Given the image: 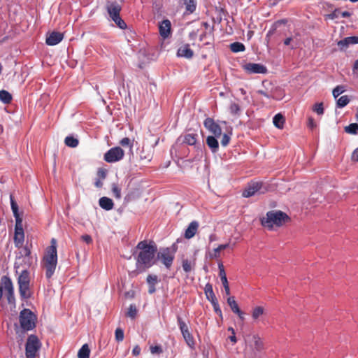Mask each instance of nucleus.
I'll use <instances>...</instances> for the list:
<instances>
[{"mask_svg": "<svg viewBox=\"0 0 358 358\" xmlns=\"http://www.w3.org/2000/svg\"><path fill=\"white\" fill-rule=\"evenodd\" d=\"M136 249L139 250L136 259V267L140 272L152 266L155 263V255L157 250L156 245L153 242L148 243L143 241L137 244Z\"/></svg>", "mask_w": 358, "mask_h": 358, "instance_id": "f257e3e1", "label": "nucleus"}, {"mask_svg": "<svg viewBox=\"0 0 358 358\" xmlns=\"http://www.w3.org/2000/svg\"><path fill=\"white\" fill-rule=\"evenodd\" d=\"M244 341L246 345L245 355L250 358H255L257 352H260L264 349V341L257 334L246 335L244 336Z\"/></svg>", "mask_w": 358, "mask_h": 358, "instance_id": "f03ea898", "label": "nucleus"}, {"mask_svg": "<svg viewBox=\"0 0 358 358\" xmlns=\"http://www.w3.org/2000/svg\"><path fill=\"white\" fill-rule=\"evenodd\" d=\"M289 220V216L280 210L268 211L265 217L261 220L263 227L272 229L274 226L281 227Z\"/></svg>", "mask_w": 358, "mask_h": 358, "instance_id": "7ed1b4c3", "label": "nucleus"}, {"mask_svg": "<svg viewBox=\"0 0 358 358\" xmlns=\"http://www.w3.org/2000/svg\"><path fill=\"white\" fill-rule=\"evenodd\" d=\"M106 9L110 17L118 27L122 29L127 27L126 23L120 16L122 7L117 1H108L106 4Z\"/></svg>", "mask_w": 358, "mask_h": 358, "instance_id": "20e7f679", "label": "nucleus"}, {"mask_svg": "<svg viewBox=\"0 0 358 358\" xmlns=\"http://www.w3.org/2000/svg\"><path fill=\"white\" fill-rule=\"evenodd\" d=\"M41 347V343L38 338L34 334L29 335L25 345L26 357L36 358Z\"/></svg>", "mask_w": 358, "mask_h": 358, "instance_id": "39448f33", "label": "nucleus"}, {"mask_svg": "<svg viewBox=\"0 0 358 358\" xmlns=\"http://www.w3.org/2000/svg\"><path fill=\"white\" fill-rule=\"evenodd\" d=\"M36 320L35 315L29 309L24 308L20 312V326L25 331L31 330L36 327Z\"/></svg>", "mask_w": 358, "mask_h": 358, "instance_id": "423d86ee", "label": "nucleus"}, {"mask_svg": "<svg viewBox=\"0 0 358 358\" xmlns=\"http://www.w3.org/2000/svg\"><path fill=\"white\" fill-rule=\"evenodd\" d=\"M1 282L3 286V289L5 290L8 303L15 304L14 287L10 278L7 275H3L1 278Z\"/></svg>", "mask_w": 358, "mask_h": 358, "instance_id": "0eeeda50", "label": "nucleus"}, {"mask_svg": "<svg viewBox=\"0 0 358 358\" xmlns=\"http://www.w3.org/2000/svg\"><path fill=\"white\" fill-rule=\"evenodd\" d=\"M124 155V150L120 147L117 146L108 150L104 154L103 159L108 163H114L121 160Z\"/></svg>", "mask_w": 358, "mask_h": 358, "instance_id": "6e6552de", "label": "nucleus"}, {"mask_svg": "<svg viewBox=\"0 0 358 358\" xmlns=\"http://www.w3.org/2000/svg\"><path fill=\"white\" fill-rule=\"evenodd\" d=\"M262 187L263 183L262 182H251L243 190L242 195L245 198H248L254 196L258 192L260 194H264L266 191V189L264 188L262 190Z\"/></svg>", "mask_w": 358, "mask_h": 358, "instance_id": "1a4fd4ad", "label": "nucleus"}, {"mask_svg": "<svg viewBox=\"0 0 358 358\" xmlns=\"http://www.w3.org/2000/svg\"><path fill=\"white\" fill-rule=\"evenodd\" d=\"M43 262V263H57V241L55 238L51 240V245L47 248Z\"/></svg>", "mask_w": 358, "mask_h": 358, "instance_id": "9d476101", "label": "nucleus"}, {"mask_svg": "<svg viewBox=\"0 0 358 358\" xmlns=\"http://www.w3.org/2000/svg\"><path fill=\"white\" fill-rule=\"evenodd\" d=\"M157 258L161 260L162 263L166 266V268L169 269L171 267L173 262L175 258L173 252H171L170 248H166L158 252Z\"/></svg>", "mask_w": 358, "mask_h": 358, "instance_id": "9b49d317", "label": "nucleus"}, {"mask_svg": "<svg viewBox=\"0 0 358 358\" xmlns=\"http://www.w3.org/2000/svg\"><path fill=\"white\" fill-rule=\"evenodd\" d=\"M243 69L249 74H265L267 73L266 67L261 64L247 63L243 66Z\"/></svg>", "mask_w": 358, "mask_h": 358, "instance_id": "f8f14e48", "label": "nucleus"}, {"mask_svg": "<svg viewBox=\"0 0 358 358\" xmlns=\"http://www.w3.org/2000/svg\"><path fill=\"white\" fill-rule=\"evenodd\" d=\"M203 125L214 136L218 138L222 135L220 126L217 124L213 119L210 117L206 118L203 122Z\"/></svg>", "mask_w": 358, "mask_h": 358, "instance_id": "ddd939ff", "label": "nucleus"}, {"mask_svg": "<svg viewBox=\"0 0 358 358\" xmlns=\"http://www.w3.org/2000/svg\"><path fill=\"white\" fill-rule=\"evenodd\" d=\"M159 31L160 36L164 38H167L171 34V23L169 20L166 19L162 21L159 24Z\"/></svg>", "mask_w": 358, "mask_h": 358, "instance_id": "4468645a", "label": "nucleus"}, {"mask_svg": "<svg viewBox=\"0 0 358 358\" xmlns=\"http://www.w3.org/2000/svg\"><path fill=\"white\" fill-rule=\"evenodd\" d=\"M64 38V34L57 31H52L46 37V44L48 45H55L60 43Z\"/></svg>", "mask_w": 358, "mask_h": 358, "instance_id": "2eb2a0df", "label": "nucleus"}, {"mask_svg": "<svg viewBox=\"0 0 358 358\" xmlns=\"http://www.w3.org/2000/svg\"><path fill=\"white\" fill-rule=\"evenodd\" d=\"M358 43V36H353L345 37L343 40H341L338 42V46L340 48L341 50H345L347 49L350 45H354Z\"/></svg>", "mask_w": 358, "mask_h": 358, "instance_id": "dca6fc26", "label": "nucleus"}, {"mask_svg": "<svg viewBox=\"0 0 358 358\" xmlns=\"http://www.w3.org/2000/svg\"><path fill=\"white\" fill-rule=\"evenodd\" d=\"M177 56L179 57L191 59L194 56V52L190 48L189 44H184L178 48L177 51Z\"/></svg>", "mask_w": 358, "mask_h": 358, "instance_id": "f3484780", "label": "nucleus"}, {"mask_svg": "<svg viewBox=\"0 0 358 358\" xmlns=\"http://www.w3.org/2000/svg\"><path fill=\"white\" fill-rule=\"evenodd\" d=\"M199 228V223L196 221H192L190 222L189 226L185 232V237L187 239H190L194 236Z\"/></svg>", "mask_w": 358, "mask_h": 358, "instance_id": "a211bd4d", "label": "nucleus"}, {"mask_svg": "<svg viewBox=\"0 0 358 358\" xmlns=\"http://www.w3.org/2000/svg\"><path fill=\"white\" fill-rule=\"evenodd\" d=\"M197 137L196 134H187L183 136H180L178 140L182 139V143L187 145H194L197 141Z\"/></svg>", "mask_w": 358, "mask_h": 358, "instance_id": "6ab92c4d", "label": "nucleus"}, {"mask_svg": "<svg viewBox=\"0 0 358 358\" xmlns=\"http://www.w3.org/2000/svg\"><path fill=\"white\" fill-rule=\"evenodd\" d=\"M99 203L100 207L106 210H112L114 206V203L113 200L106 196H103L100 198Z\"/></svg>", "mask_w": 358, "mask_h": 358, "instance_id": "aec40b11", "label": "nucleus"}, {"mask_svg": "<svg viewBox=\"0 0 358 358\" xmlns=\"http://www.w3.org/2000/svg\"><path fill=\"white\" fill-rule=\"evenodd\" d=\"M158 282L157 276L156 275H148L147 277V282L148 285V293L152 294L155 292V285Z\"/></svg>", "mask_w": 358, "mask_h": 358, "instance_id": "412c9836", "label": "nucleus"}, {"mask_svg": "<svg viewBox=\"0 0 358 358\" xmlns=\"http://www.w3.org/2000/svg\"><path fill=\"white\" fill-rule=\"evenodd\" d=\"M206 144L212 152L215 153L218 151L219 143L215 136H208L206 138Z\"/></svg>", "mask_w": 358, "mask_h": 358, "instance_id": "4be33fe9", "label": "nucleus"}, {"mask_svg": "<svg viewBox=\"0 0 358 358\" xmlns=\"http://www.w3.org/2000/svg\"><path fill=\"white\" fill-rule=\"evenodd\" d=\"M204 292L206 296L207 299L210 301V303H213L217 301V297L213 292V286L210 283H207L204 287Z\"/></svg>", "mask_w": 358, "mask_h": 358, "instance_id": "5701e85b", "label": "nucleus"}, {"mask_svg": "<svg viewBox=\"0 0 358 358\" xmlns=\"http://www.w3.org/2000/svg\"><path fill=\"white\" fill-rule=\"evenodd\" d=\"M44 264V268H45V276L47 278L50 279L53 275L57 264V263H43Z\"/></svg>", "mask_w": 358, "mask_h": 358, "instance_id": "b1692460", "label": "nucleus"}, {"mask_svg": "<svg viewBox=\"0 0 358 358\" xmlns=\"http://www.w3.org/2000/svg\"><path fill=\"white\" fill-rule=\"evenodd\" d=\"M229 243L220 245L217 248H215L213 250V252H210L209 254L210 259H213L219 258L220 256L221 250L227 249V248H229Z\"/></svg>", "mask_w": 358, "mask_h": 358, "instance_id": "393cba45", "label": "nucleus"}, {"mask_svg": "<svg viewBox=\"0 0 358 358\" xmlns=\"http://www.w3.org/2000/svg\"><path fill=\"white\" fill-rule=\"evenodd\" d=\"M19 292L22 298H29L31 296V293L29 291V284L19 285Z\"/></svg>", "mask_w": 358, "mask_h": 358, "instance_id": "a878e982", "label": "nucleus"}, {"mask_svg": "<svg viewBox=\"0 0 358 358\" xmlns=\"http://www.w3.org/2000/svg\"><path fill=\"white\" fill-rule=\"evenodd\" d=\"M285 117L280 113L276 114L273 119V122L275 127L278 129H282L285 124Z\"/></svg>", "mask_w": 358, "mask_h": 358, "instance_id": "bb28decb", "label": "nucleus"}, {"mask_svg": "<svg viewBox=\"0 0 358 358\" xmlns=\"http://www.w3.org/2000/svg\"><path fill=\"white\" fill-rule=\"evenodd\" d=\"M182 266L185 273H189L195 266V259L193 261H189L187 259H182Z\"/></svg>", "mask_w": 358, "mask_h": 358, "instance_id": "cd10ccee", "label": "nucleus"}, {"mask_svg": "<svg viewBox=\"0 0 358 358\" xmlns=\"http://www.w3.org/2000/svg\"><path fill=\"white\" fill-rule=\"evenodd\" d=\"M18 285L29 284V273L27 271H22L17 279Z\"/></svg>", "mask_w": 358, "mask_h": 358, "instance_id": "c85d7f7f", "label": "nucleus"}, {"mask_svg": "<svg viewBox=\"0 0 358 358\" xmlns=\"http://www.w3.org/2000/svg\"><path fill=\"white\" fill-rule=\"evenodd\" d=\"M90 349L87 344H84L81 348L78 350V358H90Z\"/></svg>", "mask_w": 358, "mask_h": 358, "instance_id": "c756f323", "label": "nucleus"}, {"mask_svg": "<svg viewBox=\"0 0 358 358\" xmlns=\"http://www.w3.org/2000/svg\"><path fill=\"white\" fill-rule=\"evenodd\" d=\"M185 5L186 11L193 13L196 10V2L195 0H182Z\"/></svg>", "mask_w": 358, "mask_h": 358, "instance_id": "7c9ffc66", "label": "nucleus"}, {"mask_svg": "<svg viewBox=\"0 0 358 358\" xmlns=\"http://www.w3.org/2000/svg\"><path fill=\"white\" fill-rule=\"evenodd\" d=\"M0 100L3 103L8 104L12 101V95L6 90H0Z\"/></svg>", "mask_w": 358, "mask_h": 358, "instance_id": "2f4dec72", "label": "nucleus"}, {"mask_svg": "<svg viewBox=\"0 0 358 358\" xmlns=\"http://www.w3.org/2000/svg\"><path fill=\"white\" fill-rule=\"evenodd\" d=\"M64 143L68 147L76 148L78 145L79 141L76 138L69 136L65 138Z\"/></svg>", "mask_w": 358, "mask_h": 358, "instance_id": "473e14b6", "label": "nucleus"}, {"mask_svg": "<svg viewBox=\"0 0 358 358\" xmlns=\"http://www.w3.org/2000/svg\"><path fill=\"white\" fill-rule=\"evenodd\" d=\"M271 94L273 96H276L277 97H271L273 99L275 100H281L284 96L285 93L283 90L280 87H274L271 90Z\"/></svg>", "mask_w": 358, "mask_h": 358, "instance_id": "72a5a7b5", "label": "nucleus"}, {"mask_svg": "<svg viewBox=\"0 0 358 358\" xmlns=\"http://www.w3.org/2000/svg\"><path fill=\"white\" fill-rule=\"evenodd\" d=\"M182 334V336H183L187 345L189 348H194L195 342H194V339L192 334L190 333V331H189L185 332Z\"/></svg>", "mask_w": 358, "mask_h": 358, "instance_id": "f704fd0d", "label": "nucleus"}, {"mask_svg": "<svg viewBox=\"0 0 358 358\" xmlns=\"http://www.w3.org/2000/svg\"><path fill=\"white\" fill-rule=\"evenodd\" d=\"M227 303L229 306V307L231 308L233 313H240L241 310H240V308L238 306V303L236 301L234 296H229L227 299Z\"/></svg>", "mask_w": 358, "mask_h": 358, "instance_id": "c9c22d12", "label": "nucleus"}, {"mask_svg": "<svg viewBox=\"0 0 358 358\" xmlns=\"http://www.w3.org/2000/svg\"><path fill=\"white\" fill-rule=\"evenodd\" d=\"M139 158L140 160L141 161L149 162L151 161L152 158V155L150 153V151L145 150L144 148H142V150L140 152Z\"/></svg>", "mask_w": 358, "mask_h": 358, "instance_id": "e433bc0d", "label": "nucleus"}, {"mask_svg": "<svg viewBox=\"0 0 358 358\" xmlns=\"http://www.w3.org/2000/svg\"><path fill=\"white\" fill-rule=\"evenodd\" d=\"M230 50L233 52H243L245 50V47L242 43L234 42L230 45Z\"/></svg>", "mask_w": 358, "mask_h": 358, "instance_id": "4c0bfd02", "label": "nucleus"}, {"mask_svg": "<svg viewBox=\"0 0 358 358\" xmlns=\"http://www.w3.org/2000/svg\"><path fill=\"white\" fill-rule=\"evenodd\" d=\"M264 313V309L262 306H257L252 309V317L253 320H257Z\"/></svg>", "mask_w": 358, "mask_h": 358, "instance_id": "58836bf2", "label": "nucleus"}, {"mask_svg": "<svg viewBox=\"0 0 358 358\" xmlns=\"http://www.w3.org/2000/svg\"><path fill=\"white\" fill-rule=\"evenodd\" d=\"M24 240V234L15 233L14 242L16 247L20 248L22 245Z\"/></svg>", "mask_w": 358, "mask_h": 358, "instance_id": "ea45409f", "label": "nucleus"}, {"mask_svg": "<svg viewBox=\"0 0 358 358\" xmlns=\"http://www.w3.org/2000/svg\"><path fill=\"white\" fill-rule=\"evenodd\" d=\"M10 206L11 209L13 213V215L15 219L21 218L18 212V206L15 201L13 199V197L12 195H10Z\"/></svg>", "mask_w": 358, "mask_h": 358, "instance_id": "a19ab883", "label": "nucleus"}, {"mask_svg": "<svg viewBox=\"0 0 358 358\" xmlns=\"http://www.w3.org/2000/svg\"><path fill=\"white\" fill-rule=\"evenodd\" d=\"M345 131L350 134H357L358 133V124L352 123L345 127Z\"/></svg>", "mask_w": 358, "mask_h": 358, "instance_id": "79ce46f5", "label": "nucleus"}, {"mask_svg": "<svg viewBox=\"0 0 358 358\" xmlns=\"http://www.w3.org/2000/svg\"><path fill=\"white\" fill-rule=\"evenodd\" d=\"M177 322L182 334L189 331L187 324L182 320L180 316L177 317Z\"/></svg>", "mask_w": 358, "mask_h": 358, "instance_id": "37998d69", "label": "nucleus"}, {"mask_svg": "<svg viewBox=\"0 0 358 358\" xmlns=\"http://www.w3.org/2000/svg\"><path fill=\"white\" fill-rule=\"evenodd\" d=\"M350 102V99L348 95H343L341 96L338 100H337V106L338 108H343L345 107Z\"/></svg>", "mask_w": 358, "mask_h": 358, "instance_id": "c03bdc74", "label": "nucleus"}, {"mask_svg": "<svg viewBox=\"0 0 358 358\" xmlns=\"http://www.w3.org/2000/svg\"><path fill=\"white\" fill-rule=\"evenodd\" d=\"M15 233L24 234L22 218L15 219Z\"/></svg>", "mask_w": 358, "mask_h": 358, "instance_id": "a18cd8bd", "label": "nucleus"}, {"mask_svg": "<svg viewBox=\"0 0 358 358\" xmlns=\"http://www.w3.org/2000/svg\"><path fill=\"white\" fill-rule=\"evenodd\" d=\"M229 110L232 115H236L239 114L241 108L238 103H232L229 106Z\"/></svg>", "mask_w": 358, "mask_h": 358, "instance_id": "49530a36", "label": "nucleus"}, {"mask_svg": "<svg viewBox=\"0 0 358 358\" xmlns=\"http://www.w3.org/2000/svg\"><path fill=\"white\" fill-rule=\"evenodd\" d=\"M115 340L117 342H122L124 339V331L121 328H117L115 332Z\"/></svg>", "mask_w": 358, "mask_h": 358, "instance_id": "de8ad7c7", "label": "nucleus"}, {"mask_svg": "<svg viewBox=\"0 0 358 358\" xmlns=\"http://www.w3.org/2000/svg\"><path fill=\"white\" fill-rule=\"evenodd\" d=\"M137 314V309L135 305H130L128 312L127 313V316L134 318Z\"/></svg>", "mask_w": 358, "mask_h": 358, "instance_id": "09e8293b", "label": "nucleus"}, {"mask_svg": "<svg viewBox=\"0 0 358 358\" xmlns=\"http://www.w3.org/2000/svg\"><path fill=\"white\" fill-rule=\"evenodd\" d=\"M345 89L343 86L338 85L333 90V96L334 98H337L340 94L344 92Z\"/></svg>", "mask_w": 358, "mask_h": 358, "instance_id": "8fccbe9b", "label": "nucleus"}, {"mask_svg": "<svg viewBox=\"0 0 358 358\" xmlns=\"http://www.w3.org/2000/svg\"><path fill=\"white\" fill-rule=\"evenodd\" d=\"M120 144L122 145V146H129L130 148V149L132 148L133 147V143L131 141V139L128 137H124L120 141Z\"/></svg>", "mask_w": 358, "mask_h": 358, "instance_id": "3c124183", "label": "nucleus"}, {"mask_svg": "<svg viewBox=\"0 0 358 358\" xmlns=\"http://www.w3.org/2000/svg\"><path fill=\"white\" fill-rule=\"evenodd\" d=\"M112 192L113 193V195L117 199L121 198V189L120 188L115 184H113L112 186Z\"/></svg>", "mask_w": 358, "mask_h": 358, "instance_id": "603ef678", "label": "nucleus"}, {"mask_svg": "<svg viewBox=\"0 0 358 358\" xmlns=\"http://www.w3.org/2000/svg\"><path fill=\"white\" fill-rule=\"evenodd\" d=\"M230 140H231L230 136L227 134H224L222 137L221 145L223 147L227 146L230 142Z\"/></svg>", "mask_w": 358, "mask_h": 358, "instance_id": "864d4df0", "label": "nucleus"}, {"mask_svg": "<svg viewBox=\"0 0 358 358\" xmlns=\"http://www.w3.org/2000/svg\"><path fill=\"white\" fill-rule=\"evenodd\" d=\"M313 110L317 113L318 115H322L324 113V107L323 103H316L314 106Z\"/></svg>", "mask_w": 358, "mask_h": 358, "instance_id": "5fc2aeb1", "label": "nucleus"}, {"mask_svg": "<svg viewBox=\"0 0 358 358\" xmlns=\"http://www.w3.org/2000/svg\"><path fill=\"white\" fill-rule=\"evenodd\" d=\"M340 15V10L339 9H335L330 14H328L326 17L327 18H329V19H331V20H334L336 18H338Z\"/></svg>", "mask_w": 358, "mask_h": 358, "instance_id": "6e6d98bb", "label": "nucleus"}, {"mask_svg": "<svg viewBox=\"0 0 358 358\" xmlns=\"http://www.w3.org/2000/svg\"><path fill=\"white\" fill-rule=\"evenodd\" d=\"M257 93L268 98V99H271V97H277L276 96L271 95V90L267 91V90H259L257 91Z\"/></svg>", "mask_w": 358, "mask_h": 358, "instance_id": "4d7b16f0", "label": "nucleus"}, {"mask_svg": "<svg viewBox=\"0 0 358 358\" xmlns=\"http://www.w3.org/2000/svg\"><path fill=\"white\" fill-rule=\"evenodd\" d=\"M218 268H219V276H220V278H227V275H226V273H225V271H224V267L223 264L222 262L218 264Z\"/></svg>", "mask_w": 358, "mask_h": 358, "instance_id": "13d9d810", "label": "nucleus"}, {"mask_svg": "<svg viewBox=\"0 0 358 358\" xmlns=\"http://www.w3.org/2000/svg\"><path fill=\"white\" fill-rule=\"evenodd\" d=\"M150 350L152 354H160L162 352V349L159 345L150 346Z\"/></svg>", "mask_w": 358, "mask_h": 358, "instance_id": "bf43d9fd", "label": "nucleus"}, {"mask_svg": "<svg viewBox=\"0 0 358 358\" xmlns=\"http://www.w3.org/2000/svg\"><path fill=\"white\" fill-rule=\"evenodd\" d=\"M213 306V308H214V310L215 311V313L217 314H219L220 316H222V310L220 308V306H219V303H218V301H215L213 303H211Z\"/></svg>", "mask_w": 358, "mask_h": 358, "instance_id": "052dcab7", "label": "nucleus"}, {"mask_svg": "<svg viewBox=\"0 0 358 358\" xmlns=\"http://www.w3.org/2000/svg\"><path fill=\"white\" fill-rule=\"evenodd\" d=\"M81 239L85 242L87 244H90L92 243V237L88 234H85L81 236Z\"/></svg>", "mask_w": 358, "mask_h": 358, "instance_id": "680f3d73", "label": "nucleus"}, {"mask_svg": "<svg viewBox=\"0 0 358 358\" xmlns=\"http://www.w3.org/2000/svg\"><path fill=\"white\" fill-rule=\"evenodd\" d=\"M141 348L136 345L132 350V354L134 356H138L141 354Z\"/></svg>", "mask_w": 358, "mask_h": 358, "instance_id": "e2e57ef3", "label": "nucleus"}, {"mask_svg": "<svg viewBox=\"0 0 358 358\" xmlns=\"http://www.w3.org/2000/svg\"><path fill=\"white\" fill-rule=\"evenodd\" d=\"M308 126L310 128V129H313L316 127V124L315 122V120L313 117H308Z\"/></svg>", "mask_w": 358, "mask_h": 358, "instance_id": "0e129e2a", "label": "nucleus"}, {"mask_svg": "<svg viewBox=\"0 0 358 358\" xmlns=\"http://www.w3.org/2000/svg\"><path fill=\"white\" fill-rule=\"evenodd\" d=\"M352 160L358 162V148L353 151L352 155Z\"/></svg>", "mask_w": 358, "mask_h": 358, "instance_id": "69168bd1", "label": "nucleus"}, {"mask_svg": "<svg viewBox=\"0 0 358 358\" xmlns=\"http://www.w3.org/2000/svg\"><path fill=\"white\" fill-rule=\"evenodd\" d=\"M340 15H341V17H348L351 15V13L348 11H343V12L340 11Z\"/></svg>", "mask_w": 358, "mask_h": 358, "instance_id": "338daca9", "label": "nucleus"}, {"mask_svg": "<svg viewBox=\"0 0 358 358\" xmlns=\"http://www.w3.org/2000/svg\"><path fill=\"white\" fill-rule=\"evenodd\" d=\"M229 339L234 343L235 344L236 342H237V339H236V334H232L231 336H230L229 337Z\"/></svg>", "mask_w": 358, "mask_h": 358, "instance_id": "774afa93", "label": "nucleus"}]
</instances>
